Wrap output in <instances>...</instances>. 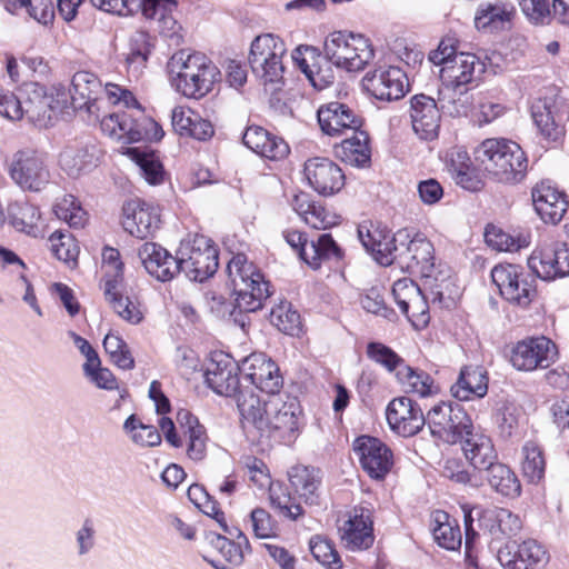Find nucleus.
<instances>
[{"label":"nucleus","instance_id":"50","mask_svg":"<svg viewBox=\"0 0 569 569\" xmlns=\"http://www.w3.org/2000/svg\"><path fill=\"white\" fill-rule=\"evenodd\" d=\"M410 238L407 230H399L395 234L386 231L383 239H380L370 254L381 266H390L397 263L398 248L401 247Z\"/></svg>","mask_w":569,"mask_h":569},{"label":"nucleus","instance_id":"46","mask_svg":"<svg viewBox=\"0 0 569 569\" xmlns=\"http://www.w3.org/2000/svg\"><path fill=\"white\" fill-rule=\"evenodd\" d=\"M487 472V481L492 490L507 498H517L521 493V485L517 475L505 463L495 461Z\"/></svg>","mask_w":569,"mask_h":569},{"label":"nucleus","instance_id":"25","mask_svg":"<svg viewBox=\"0 0 569 569\" xmlns=\"http://www.w3.org/2000/svg\"><path fill=\"white\" fill-rule=\"evenodd\" d=\"M305 174L309 184L322 196H332L345 184L341 168L328 158L316 157L307 160Z\"/></svg>","mask_w":569,"mask_h":569},{"label":"nucleus","instance_id":"21","mask_svg":"<svg viewBox=\"0 0 569 569\" xmlns=\"http://www.w3.org/2000/svg\"><path fill=\"white\" fill-rule=\"evenodd\" d=\"M122 211V227L136 238H148L160 227L161 219L158 206L141 200H130L124 203Z\"/></svg>","mask_w":569,"mask_h":569},{"label":"nucleus","instance_id":"15","mask_svg":"<svg viewBox=\"0 0 569 569\" xmlns=\"http://www.w3.org/2000/svg\"><path fill=\"white\" fill-rule=\"evenodd\" d=\"M362 87L377 100L395 101L406 94L409 83L406 73L399 67L381 66L366 73Z\"/></svg>","mask_w":569,"mask_h":569},{"label":"nucleus","instance_id":"9","mask_svg":"<svg viewBox=\"0 0 569 569\" xmlns=\"http://www.w3.org/2000/svg\"><path fill=\"white\" fill-rule=\"evenodd\" d=\"M179 273L192 281L202 282L213 276L219 266L218 250L204 236L182 242L178 250Z\"/></svg>","mask_w":569,"mask_h":569},{"label":"nucleus","instance_id":"4","mask_svg":"<svg viewBox=\"0 0 569 569\" xmlns=\"http://www.w3.org/2000/svg\"><path fill=\"white\" fill-rule=\"evenodd\" d=\"M227 273L236 295L230 316L244 329L246 321L241 313L253 312L262 307V302L270 296L269 282L243 253H237L229 260Z\"/></svg>","mask_w":569,"mask_h":569},{"label":"nucleus","instance_id":"1","mask_svg":"<svg viewBox=\"0 0 569 569\" xmlns=\"http://www.w3.org/2000/svg\"><path fill=\"white\" fill-rule=\"evenodd\" d=\"M106 97L111 103H123L127 110L112 112L100 119L101 130L116 140L132 143L160 139L163 131L147 117L133 94L118 84H106Z\"/></svg>","mask_w":569,"mask_h":569},{"label":"nucleus","instance_id":"43","mask_svg":"<svg viewBox=\"0 0 569 569\" xmlns=\"http://www.w3.org/2000/svg\"><path fill=\"white\" fill-rule=\"evenodd\" d=\"M236 398L243 428L251 426L261 433L267 428L268 400L262 401L251 390H241Z\"/></svg>","mask_w":569,"mask_h":569},{"label":"nucleus","instance_id":"16","mask_svg":"<svg viewBox=\"0 0 569 569\" xmlns=\"http://www.w3.org/2000/svg\"><path fill=\"white\" fill-rule=\"evenodd\" d=\"M528 267L543 280L567 277L569 276V247L561 242L543 243L528 258Z\"/></svg>","mask_w":569,"mask_h":569},{"label":"nucleus","instance_id":"2","mask_svg":"<svg viewBox=\"0 0 569 569\" xmlns=\"http://www.w3.org/2000/svg\"><path fill=\"white\" fill-rule=\"evenodd\" d=\"M397 264L410 273L420 274L432 297V302L440 307L455 305L453 281L442 271L436 274L435 249L425 237L416 236L398 248Z\"/></svg>","mask_w":569,"mask_h":569},{"label":"nucleus","instance_id":"26","mask_svg":"<svg viewBox=\"0 0 569 569\" xmlns=\"http://www.w3.org/2000/svg\"><path fill=\"white\" fill-rule=\"evenodd\" d=\"M243 380L269 395H276L283 386L278 366L261 355H251L242 362Z\"/></svg>","mask_w":569,"mask_h":569},{"label":"nucleus","instance_id":"10","mask_svg":"<svg viewBox=\"0 0 569 569\" xmlns=\"http://www.w3.org/2000/svg\"><path fill=\"white\" fill-rule=\"evenodd\" d=\"M266 422L260 436L273 438L281 442H290L299 431L301 406L296 397L277 396L268 400Z\"/></svg>","mask_w":569,"mask_h":569},{"label":"nucleus","instance_id":"29","mask_svg":"<svg viewBox=\"0 0 569 569\" xmlns=\"http://www.w3.org/2000/svg\"><path fill=\"white\" fill-rule=\"evenodd\" d=\"M292 60L297 67L305 73L310 83L321 90L335 80L330 61L321 57L319 51L310 46H299L292 51Z\"/></svg>","mask_w":569,"mask_h":569},{"label":"nucleus","instance_id":"55","mask_svg":"<svg viewBox=\"0 0 569 569\" xmlns=\"http://www.w3.org/2000/svg\"><path fill=\"white\" fill-rule=\"evenodd\" d=\"M437 527L433 528V537L438 545L448 550H457L461 546V531L457 522L449 520L447 512H438Z\"/></svg>","mask_w":569,"mask_h":569},{"label":"nucleus","instance_id":"3","mask_svg":"<svg viewBox=\"0 0 569 569\" xmlns=\"http://www.w3.org/2000/svg\"><path fill=\"white\" fill-rule=\"evenodd\" d=\"M168 70L174 90L189 99L207 96L220 77L219 69L207 56L184 49L172 54Z\"/></svg>","mask_w":569,"mask_h":569},{"label":"nucleus","instance_id":"19","mask_svg":"<svg viewBox=\"0 0 569 569\" xmlns=\"http://www.w3.org/2000/svg\"><path fill=\"white\" fill-rule=\"evenodd\" d=\"M386 417L390 429L401 437H412L426 425V416L420 406L406 396L388 403Z\"/></svg>","mask_w":569,"mask_h":569},{"label":"nucleus","instance_id":"45","mask_svg":"<svg viewBox=\"0 0 569 569\" xmlns=\"http://www.w3.org/2000/svg\"><path fill=\"white\" fill-rule=\"evenodd\" d=\"M177 8L174 0H141V10L143 17L153 21L160 33L170 34L174 32L177 21L173 18V11Z\"/></svg>","mask_w":569,"mask_h":569},{"label":"nucleus","instance_id":"56","mask_svg":"<svg viewBox=\"0 0 569 569\" xmlns=\"http://www.w3.org/2000/svg\"><path fill=\"white\" fill-rule=\"evenodd\" d=\"M121 289H112L110 293H104L107 301L112 309L126 321L138 325L143 319V310L140 303L132 301L129 297L121 295Z\"/></svg>","mask_w":569,"mask_h":569},{"label":"nucleus","instance_id":"23","mask_svg":"<svg viewBox=\"0 0 569 569\" xmlns=\"http://www.w3.org/2000/svg\"><path fill=\"white\" fill-rule=\"evenodd\" d=\"M317 117L321 131L329 137L347 136L362 127V118L338 101L320 107Z\"/></svg>","mask_w":569,"mask_h":569},{"label":"nucleus","instance_id":"28","mask_svg":"<svg viewBox=\"0 0 569 569\" xmlns=\"http://www.w3.org/2000/svg\"><path fill=\"white\" fill-rule=\"evenodd\" d=\"M531 197L537 214L546 223L557 224L568 210L567 196L550 181L537 183Z\"/></svg>","mask_w":569,"mask_h":569},{"label":"nucleus","instance_id":"20","mask_svg":"<svg viewBox=\"0 0 569 569\" xmlns=\"http://www.w3.org/2000/svg\"><path fill=\"white\" fill-rule=\"evenodd\" d=\"M497 559L506 569H533L548 561L546 548L535 539L508 542L498 550Z\"/></svg>","mask_w":569,"mask_h":569},{"label":"nucleus","instance_id":"27","mask_svg":"<svg viewBox=\"0 0 569 569\" xmlns=\"http://www.w3.org/2000/svg\"><path fill=\"white\" fill-rule=\"evenodd\" d=\"M102 156L103 152L96 141L76 142L60 152L59 166L69 177L77 178L96 168Z\"/></svg>","mask_w":569,"mask_h":569},{"label":"nucleus","instance_id":"54","mask_svg":"<svg viewBox=\"0 0 569 569\" xmlns=\"http://www.w3.org/2000/svg\"><path fill=\"white\" fill-rule=\"evenodd\" d=\"M102 261L104 269V293H110L112 289L122 288L123 263L120 252L111 247H106L102 251Z\"/></svg>","mask_w":569,"mask_h":569},{"label":"nucleus","instance_id":"13","mask_svg":"<svg viewBox=\"0 0 569 569\" xmlns=\"http://www.w3.org/2000/svg\"><path fill=\"white\" fill-rule=\"evenodd\" d=\"M9 174L22 190L39 192L50 182L51 173L44 153L33 149L17 151Z\"/></svg>","mask_w":569,"mask_h":569},{"label":"nucleus","instance_id":"48","mask_svg":"<svg viewBox=\"0 0 569 569\" xmlns=\"http://www.w3.org/2000/svg\"><path fill=\"white\" fill-rule=\"evenodd\" d=\"M123 154L138 164L142 177L150 184H159L163 181L162 163L153 152H147L138 147H129L126 148Z\"/></svg>","mask_w":569,"mask_h":569},{"label":"nucleus","instance_id":"32","mask_svg":"<svg viewBox=\"0 0 569 569\" xmlns=\"http://www.w3.org/2000/svg\"><path fill=\"white\" fill-rule=\"evenodd\" d=\"M138 256L154 279L167 282L179 274L178 254L172 256L166 248L154 242H144L138 249Z\"/></svg>","mask_w":569,"mask_h":569},{"label":"nucleus","instance_id":"41","mask_svg":"<svg viewBox=\"0 0 569 569\" xmlns=\"http://www.w3.org/2000/svg\"><path fill=\"white\" fill-rule=\"evenodd\" d=\"M515 13L511 3L497 0L495 2H482L479 4L476 16L475 26L478 30L495 31L503 29L509 23Z\"/></svg>","mask_w":569,"mask_h":569},{"label":"nucleus","instance_id":"64","mask_svg":"<svg viewBox=\"0 0 569 569\" xmlns=\"http://www.w3.org/2000/svg\"><path fill=\"white\" fill-rule=\"evenodd\" d=\"M442 473L457 483L468 485L472 488H478L482 483L477 472L475 470L469 471L465 463L457 458H449L445 461Z\"/></svg>","mask_w":569,"mask_h":569},{"label":"nucleus","instance_id":"36","mask_svg":"<svg viewBox=\"0 0 569 569\" xmlns=\"http://www.w3.org/2000/svg\"><path fill=\"white\" fill-rule=\"evenodd\" d=\"M459 442L462 445L465 458L475 471H485L498 460L491 439L482 432L475 431L473 427Z\"/></svg>","mask_w":569,"mask_h":569},{"label":"nucleus","instance_id":"42","mask_svg":"<svg viewBox=\"0 0 569 569\" xmlns=\"http://www.w3.org/2000/svg\"><path fill=\"white\" fill-rule=\"evenodd\" d=\"M337 157L343 162L353 167H366L371 160L369 136L366 131L358 129L350 138H346L335 148Z\"/></svg>","mask_w":569,"mask_h":569},{"label":"nucleus","instance_id":"14","mask_svg":"<svg viewBox=\"0 0 569 569\" xmlns=\"http://www.w3.org/2000/svg\"><path fill=\"white\" fill-rule=\"evenodd\" d=\"M486 70V64L479 57L470 52H459L447 61L440 69L443 88L439 91V101L445 102L446 93L452 91L459 96L468 91V84L476 81ZM445 108V104H442Z\"/></svg>","mask_w":569,"mask_h":569},{"label":"nucleus","instance_id":"8","mask_svg":"<svg viewBox=\"0 0 569 569\" xmlns=\"http://www.w3.org/2000/svg\"><path fill=\"white\" fill-rule=\"evenodd\" d=\"M286 52V44L279 37L272 33L256 37L248 58L253 74L264 84L279 82L284 71L282 58Z\"/></svg>","mask_w":569,"mask_h":569},{"label":"nucleus","instance_id":"38","mask_svg":"<svg viewBox=\"0 0 569 569\" xmlns=\"http://www.w3.org/2000/svg\"><path fill=\"white\" fill-rule=\"evenodd\" d=\"M489 378L487 370L480 366H465L451 387L452 396L460 401L483 398L488 392Z\"/></svg>","mask_w":569,"mask_h":569},{"label":"nucleus","instance_id":"5","mask_svg":"<svg viewBox=\"0 0 569 569\" xmlns=\"http://www.w3.org/2000/svg\"><path fill=\"white\" fill-rule=\"evenodd\" d=\"M0 114L10 120L26 118L38 127H48L59 109V100L37 82L23 83L17 93L4 92Z\"/></svg>","mask_w":569,"mask_h":569},{"label":"nucleus","instance_id":"31","mask_svg":"<svg viewBox=\"0 0 569 569\" xmlns=\"http://www.w3.org/2000/svg\"><path fill=\"white\" fill-rule=\"evenodd\" d=\"M410 117L413 131L422 140H433L440 128V110L436 100L423 93L410 100Z\"/></svg>","mask_w":569,"mask_h":569},{"label":"nucleus","instance_id":"22","mask_svg":"<svg viewBox=\"0 0 569 569\" xmlns=\"http://www.w3.org/2000/svg\"><path fill=\"white\" fill-rule=\"evenodd\" d=\"M555 357V343L546 337H540L518 342L510 361L518 370L531 371L549 367Z\"/></svg>","mask_w":569,"mask_h":569},{"label":"nucleus","instance_id":"30","mask_svg":"<svg viewBox=\"0 0 569 569\" xmlns=\"http://www.w3.org/2000/svg\"><path fill=\"white\" fill-rule=\"evenodd\" d=\"M477 520L479 528L488 532L493 540L511 538L522 529L521 518L507 508L479 509Z\"/></svg>","mask_w":569,"mask_h":569},{"label":"nucleus","instance_id":"12","mask_svg":"<svg viewBox=\"0 0 569 569\" xmlns=\"http://www.w3.org/2000/svg\"><path fill=\"white\" fill-rule=\"evenodd\" d=\"M432 436L448 443L462 440L466 432L472 428V421L465 409L458 403L439 402L426 416Z\"/></svg>","mask_w":569,"mask_h":569},{"label":"nucleus","instance_id":"57","mask_svg":"<svg viewBox=\"0 0 569 569\" xmlns=\"http://www.w3.org/2000/svg\"><path fill=\"white\" fill-rule=\"evenodd\" d=\"M49 242L51 252L58 260L76 266L79 247L70 232L54 231L50 236Z\"/></svg>","mask_w":569,"mask_h":569},{"label":"nucleus","instance_id":"62","mask_svg":"<svg viewBox=\"0 0 569 569\" xmlns=\"http://www.w3.org/2000/svg\"><path fill=\"white\" fill-rule=\"evenodd\" d=\"M103 348L119 368L130 370L134 367L131 352L121 337L113 333L107 335L103 339Z\"/></svg>","mask_w":569,"mask_h":569},{"label":"nucleus","instance_id":"18","mask_svg":"<svg viewBox=\"0 0 569 569\" xmlns=\"http://www.w3.org/2000/svg\"><path fill=\"white\" fill-rule=\"evenodd\" d=\"M283 238L292 249L298 251L300 258L313 269H317L325 259L341 256L340 248L329 233H322L317 240L308 241L300 231L284 230Z\"/></svg>","mask_w":569,"mask_h":569},{"label":"nucleus","instance_id":"33","mask_svg":"<svg viewBox=\"0 0 569 569\" xmlns=\"http://www.w3.org/2000/svg\"><path fill=\"white\" fill-rule=\"evenodd\" d=\"M241 368L231 359L212 360L204 373L206 383L217 395L236 397L240 389L238 372Z\"/></svg>","mask_w":569,"mask_h":569},{"label":"nucleus","instance_id":"47","mask_svg":"<svg viewBox=\"0 0 569 569\" xmlns=\"http://www.w3.org/2000/svg\"><path fill=\"white\" fill-rule=\"evenodd\" d=\"M396 376L406 392L415 393L420 398L429 397L438 391L431 376L422 370L403 365L398 369Z\"/></svg>","mask_w":569,"mask_h":569},{"label":"nucleus","instance_id":"6","mask_svg":"<svg viewBox=\"0 0 569 569\" xmlns=\"http://www.w3.org/2000/svg\"><path fill=\"white\" fill-rule=\"evenodd\" d=\"M485 171L506 184L521 182L528 169V159L521 147L506 139H487L476 151Z\"/></svg>","mask_w":569,"mask_h":569},{"label":"nucleus","instance_id":"44","mask_svg":"<svg viewBox=\"0 0 569 569\" xmlns=\"http://www.w3.org/2000/svg\"><path fill=\"white\" fill-rule=\"evenodd\" d=\"M8 216L17 230L32 237L41 234V213L37 206L28 201H14L8 206Z\"/></svg>","mask_w":569,"mask_h":569},{"label":"nucleus","instance_id":"59","mask_svg":"<svg viewBox=\"0 0 569 569\" xmlns=\"http://www.w3.org/2000/svg\"><path fill=\"white\" fill-rule=\"evenodd\" d=\"M313 558L328 569H341L342 561L332 541L321 536H313L309 541Z\"/></svg>","mask_w":569,"mask_h":569},{"label":"nucleus","instance_id":"7","mask_svg":"<svg viewBox=\"0 0 569 569\" xmlns=\"http://www.w3.org/2000/svg\"><path fill=\"white\" fill-rule=\"evenodd\" d=\"M323 51L331 64L349 72L365 69L375 57L368 38L347 31L331 32L325 40Z\"/></svg>","mask_w":569,"mask_h":569},{"label":"nucleus","instance_id":"49","mask_svg":"<svg viewBox=\"0 0 569 569\" xmlns=\"http://www.w3.org/2000/svg\"><path fill=\"white\" fill-rule=\"evenodd\" d=\"M532 120L541 134L548 142H557L563 136V128L553 118L551 108L545 101H537L531 106Z\"/></svg>","mask_w":569,"mask_h":569},{"label":"nucleus","instance_id":"53","mask_svg":"<svg viewBox=\"0 0 569 569\" xmlns=\"http://www.w3.org/2000/svg\"><path fill=\"white\" fill-rule=\"evenodd\" d=\"M522 472L529 482L537 483L546 470V460L542 449L533 441H527L522 447Z\"/></svg>","mask_w":569,"mask_h":569},{"label":"nucleus","instance_id":"63","mask_svg":"<svg viewBox=\"0 0 569 569\" xmlns=\"http://www.w3.org/2000/svg\"><path fill=\"white\" fill-rule=\"evenodd\" d=\"M237 538L239 541L234 542L223 536L217 535L211 540L212 546L221 552L228 562L234 566H239L243 562L242 542L246 548H249V541L241 531H239Z\"/></svg>","mask_w":569,"mask_h":569},{"label":"nucleus","instance_id":"11","mask_svg":"<svg viewBox=\"0 0 569 569\" xmlns=\"http://www.w3.org/2000/svg\"><path fill=\"white\" fill-rule=\"evenodd\" d=\"M492 282L500 296L511 305L526 308L537 296L535 279L517 264H497L491 270Z\"/></svg>","mask_w":569,"mask_h":569},{"label":"nucleus","instance_id":"39","mask_svg":"<svg viewBox=\"0 0 569 569\" xmlns=\"http://www.w3.org/2000/svg\"><path fill=\"white\" fill-rule=\"evenodd\" d=\"M288 475L291 487L306 503H319L322 482V476L319 469L299 465L292 467Z\"/></svg>","mask_w":569,"mask_h":569},{"label":"nucleus","instance_id":"58","mask_svg":"<svg viewBox=\"0 0 569 569\" xmlns=\"http://www.w3.org/2000/svg\"><path fill=\"white\" fill-rule=\"evenodd\" d=\"M123 429L130 435L131 440L141 447H154L161 442L159 431L153 426L142 423L134 415L124 421Z\"/></svg>","mask_w":569,"mask_h":569},{"label":"nucleus","instance_id":"37","mask_svg":"<svg viewBox=\"0 0 569 569\" xmlns=\"http://www.w3.org/2000/svg\"><path fill=\"white\" fill-rule=\"evenodd\" d=\"M171 123L173 130L179 136L193 138L199 141H207L214 133V128L209 120L187 107L179 106L173 108Z\"/></svg>","mask_w":569,"mask_h":569},{"label":"nucleus","instance_id":"24","mask_svg":"<svg viewBox=\"0 0 569 569\" xmlns=\"http://www.w3.org/2000/svg\"><path fill=\"white\" fill-rule=\"evenodd\" d=\"M70 96L74 109L86 111L100 119V102L106 96V87L102 88L100 79L90 71H78L71 79Z\"/></svg>","mask_w":569,"mask_h":569},{"label":"nucleus","instance_id":"34","mask_svg":"<svg viewBox=\"0 0 569 569\" xmlns=\"http://www.w3.org/2000/svg\"><path fill=\"white\" fill-rule=\"evenodd\" d=\"M340 531L342 543L351 551L368 549L375 540L370 513L362 508L355 509L353 515L345 521Z\"/></svg>","mask_w":569,"mask_h":569},{"label":"nucleus","instance_id":"61","mask_svg":"<svg viewBox=\"0 0 569 569\" xmlns=\"http://www.w3.org/2000/svg\"><path fill=\"white\" fill-rule=\"evenodd\" d=\"M53 210L58 219L66 221L72 228H81L86 223L87 213L71 194L64 196L57 202Z\"/></svg>","mask_w":569,"mask_h":569},{"label":"nucleus","instance_id":"60","mask_svg":"<svg viewBox=\"0 0 569 569\" xmlns=\"http://www.w3.org/2000/svg\"><path fill=\"white\" fill-rule=\"evenodd\" d=\"M269 492L271 505L278 510L279 515L290 520H297L303 515L302 507L296 503L295 498L281 485L270 487Z\"/></svg>","mask_w":569,"mask_h":569},{"label":"nucleus","instance_id":"51","mask_svg":"<svg viewBox=\"0 0 569 569\" xmlns=\"http://www.w3.org/2000/svg\"><path fill=\"white\" fill-rule=\"evenodd\" d=\"M485 239L488 246L507 252H516L529 246V237L522 233L513 236L496 226H488L485 231Z\"/></svg>","mask_w":569,"mask_h":569},{"label":"nucleus","instance_id":"17","mask_svg":"<svg viewBox=\"0 0 569 569\" xmlns=\"http://www.w3.org/2000/svg\"><path fill=\"white\" fill-rule=\"evenodd\" d=\"M353 450L362 469L376 480H382L393 466V453L380 439L371 436L358 437Z\"/></svg>","mask_w":569,"mask_h":569},{"label":"nucleus","instance_id":"35","mask_svg":"<svg viewBox=\"0 0 569 569\" xmlns=\"http://www.w3.org/2000/svg\"><path fill=\"white\" fill-rule=\"evenodd\" d=\"M243 144L270 160L283 159L289 153L288 143L260 126H248L242 134Z\"/></svg>","mask_w":569,"mask_h":569},{"label":"nucleus","instance_id":"52","mask_svg":"<svg viewBox=\"0 0 569 569\" xmlns=\"http://www.w3.org/2000/svg\"><path fill=\"white\" fill-rule=\"evenodd\" d=\"M269 319L272 326L286 335L298 336L301 331L300 315L288 301H281L278 306L273 307Z\"/></svg>","mask_w":569,"mask_h":569},{"label":"nucleus","instance_id":"40","mask_svg":"<svg viewBox=\"0 0 569 569\" xmlns=\"http://www.w3.org/2000/svg\"><path fill=\"white\" fill-rule=\"evenodd\" d=\"M183 436L187 439V455L193 461L202 460L207 455V432L198 418L187 410H181L177 416Z\"/></svg>","mask_w":569,"mask_h":569}]
</instances>
